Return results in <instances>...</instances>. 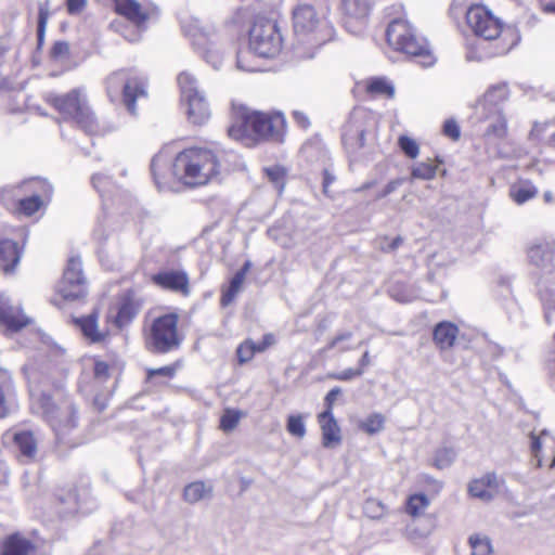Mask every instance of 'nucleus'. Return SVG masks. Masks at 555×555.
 Returning <instances> with one entry per match:
<instances>
[{"label":"nucleus","mask_w":555,"mask_h":555,"mask_svg":"<svg viewBox=\"0 0 555 555\" xmlns=\"http://www.w3.org/2000/svg\"><path fill=\"white\" fill-rule=\"evenodd\" d=\"M86 3L87 0H67V11L69 14H77L85 8Z\"/></svg>","instance_id":"61"},{"label":"nucleus","mask_w":555,"mask_h":555,"mask_svg":"<svg viewBox=\"0 0 555 555\" xmlns=\"http://www.w3.org/2000/svg\"><path fill=\"white\" fill-rule=\"evenodd\" d=\"M91 183L99 193H103L106 190V188L112 183V180L111 177L104 173H94L91 177Z\"/></svg>","instance_id":"49"},{"label":"nucleus","mask_w":555,"mask_h":555,"mask_svg":"<svg viewBox=\"0 0 555 555\" xmlns=\"http://www.w3.org/2000/svg\"><path fill=\"white\" fill-rule=\"evenodd\" d=\"M286 129V120L282 113L266 114L262 112H241L236 120L229 127L228 133L234 140L245 141L255 134L259 139L282 142Z\"/></svg>","instance_id":"2"},{"label":"nucleus","mask_w":555,"mask_h":555,"mask_svg":"<svg viewBox=\"0 0 555 555\" xmlns=\"http://www.w3.org/2000/svg\"><path fill=\"white\" fill-rule=\"evenodd\" d=\"M69 54V44L66 41H57L53 44L51 49V56L53 59H62L68 56Z\"/></svg>","instance_id":"53"},{"label":"nucleus","mask_w":555,"mask_h":555,"mask_svg":"<svg viewBox=\"0 0 555 555\" xmlns=\"http://www.w3.org/2000/svg\"><path fill=\"white\" fill-rule=\"evenodd\" d=\"M499 490L498 476L494 473H487L478 479H474L468 485V493L485 502L491 501Z\"/></svg>","instance_id":"18"},{"label":"nucleus","mask_w":555,"mask_h":555,"mask_svg":"<svg viewBox=\"0 0 555 555\" xmlns=\"http://www.w3.org/2000/svg\"><path fill=\"white\" fill-rule=\"evenodd\" d=\"M372 124L370 114L364 109L351 112L343 126L341 140L348 153L354 154L364 146L365 133Z\"/></svg>","instance_id":"12"},{"label":"nucleus","mask_w":555,"mask_h":555,"mask_svg":"<svg viewBox=\"0 0 555 555\" xmlns=\"http://www.w3.org/2000/svg\"><path fill=\"white\" fill-rule=\"evenodd\" d=\"M437 166L430 162H423L412 168L413 179L431 180L436 177Z\"/></svg>","instance_id":"39"},{"label":"nucleus","mask_w":555,"mask_h":555,"mask_svg":"<svg viewBox=\"0 0 555 555\" xmlns=\"http://www.w3.org/2000/svg\"><path fill=\"white\" fill-rule=\"evenodd\" d=\"M242 412L235 409H225L221 418H220V428L225 431H232L242 417Z\"/></svg>","instance_id":"38"},{"label":"nucleus","mask_w":555,"mask_h":555,"mask_svg":"<svg viewBox=\"0 0 555 555\" xmlns=\"http://www.w3.org/2000/svg\"><path fill=\"white\" fill-rule=\"evenodd\" d=\"M479 121H489L485 131V137L491 139H503L507 133V122L502 111H495L493 107L491 112H483L476 114Z\"/></svg>","instance_id":"21"},{"label":"nucleus","mask_w":555,"mask_h":555,"mask_svg":"<svg viewBox=\"0 0 555 555\" xmlns=\"http://www.w3.org/2000/svg\"><path fill=\"white\" fill-rule=\"evenodd\" d=\"M154 375L172 377L175 375V369L172 366H162L158 369H151L147 371L149 378L153 377Z\"/></svg>","instance_id":"58"},{"label":"nucleus","mask_w":555,"mask_h":555,"mask_svg":"<svg viewBox=\"0 0 555 555\" xmlns=\"http://www.w3.org/2000/svg\"><path fill=\"white\" fill-rule=\"evenodd\" d=\"M403 243V237L398 235L390 242H388L387 237H384L379 241L378 248L384 253H391L398 249Z\"/></svg>","instance_id":"48"},{"label":"nucleus","mask_w":555,"mask_h":555,"mask_svg":"<svg viewBox=\"0 0 555 555\" xmlns=\"http://www.w3.org/2000/svg\"><path fill=\"white\" fill-rule=\"evenodd\" d=\"M121 90L122 103L131 115H137V101L145 99L146 81L143 77L134 75L132 69H119L106 78V91L113 100Z\"/></svg>","instance_id":"8"},{"label":"nucleus","mask_w":555,"mask_h":555,"mask_svg":"<svg viewBox=\"0 0 555 555\" xmlns=\"http://www.w3.org/2000/svg\"><path fill=\"white\" fill-rule=\"evenodd\" d=\"M137 314V310L133 304L129 300L121 302L115 317V324L121 328L128 325Z\"/></svg>","instance_id":"32"},{"label":"nucleus","mask_w":555,"mask_h":555,"mask_svg":"<svg viewBox=\"0 0 555 555\" xmlns=\"http://www.w3.org/2000/svg\"><path fill=\"white\" fill-rule=\"evenodd\" d=\"M429 505V500L425 494H413L409 498L406 512L411 516H420Z\"/></svg>","instance_id":"34"},{"label":"nucleus","mask_w":555,"mask_h":555,"mask_svg":"<svg viewBox=\"0 0 555 555\" xmlns=\"http://www.w3.org/2000/svg\"><path fill=\"white\" fill-rule=\"evenodd\" d=\"M366 91L372 95H385L387 98H392L395 94L393 86L384 77L370 79L366 85Z\"/></svg>","instance_id":"29"},{"label":"nucleus","mask_w":555,"mask_h":555,"mask_svg":"<svg viewBox=\"0 0 555 555\" xmlns=\"http://www.w3.org/2000/svg\"><path fill=\"white\" fill-rule=\"evenodd\" d=\"M37 546L31 540L21 533H13L2 541L0 555H37Z\"/></svg>","instance_id":"19"},{"label":"nucleus","mask_w":555,"mask_h":555,"mask_svg":"<svg viewBox=\"0 0 555 555\" xmlns=\"http://www.w3.org/2000/svg\"><path fill=\"white\" fill-rule=\"evenodd\" d=\"M466 22L474 34L487 41H494L493 55L507 53L515 41L506 42L511 29H503V25L486 7L472 5L466 12Z\"/></svg>","instance_id":"6"},{"label":"nucleus","mask_w":555,"mask_h":555,"mask_svg":"<svg viewBox=\"0 0 555 555\" xmlns=\"http://www.w3.org/2000/svg\"><path fill=\"white\" fill-rule=\"evenodd\" d=\"M49 422L55 434L56 441L66 442V436L76 428L78 424L76 406L69 401L64 402L62 408L55 406V416L50 415Z\"/></svg>","instance_id":"14"},{"label":"nucleus","mask_w":555,"mask_h":555,"mask_svg":"<svg viewBox=\"0 0 555 555\" xmlns=\"http://www.w3.org/2000/svg\"><path fill=\"white\" fill-rule=\"evenodd\" d=\"M385 511L384 505L382 502L370 499L364 503V512L365 514L371 518H379L383 516Z\"/></svg>","instance_id":"46"},{"label":"nucleus","mask_w":555,"mask_h":555,"mask_svg":"<svg viewBox=\"0 0 555 555\" xmlns=\"http://www.w3.org/2000/svg\"><path fill=\"white\" fill-rule=\"evenodd\" d=\"M217 155L208 149L190 147L180 152L172 165L173 176L189 186L204 185L219 173Z\"/></svg>","instance_id":"1"},{"label":"nucleus","mask_w":555,"mask_h":555,"mask_svg":"<svg viewBox=\"0 0 555 555\" xmlns=\"http://www.w3.org/2000/svg\"><path fill=\"white\" fill-rule=\"evenodd\" d=\"M282 49V36L274 21L255 20L249 30V50L264 59L274 57Z\"/></svg>","instance_id":"11"},{"label":"nucleus","mask_w":555,"mask_h":555,"mask_svg":"<svg viewBox=\"0 0 555 555\" xmlns=\"http://www.w3.org/2000/svg\"><path fill=\"white\" fill-rule=\"evenodd\" d=\"M286 428L292 436L302 438L306 435V425L301 415L288 416Z\"/></svg>","instance_id":"42"},{"label":"nucleus","mask_w":555,"mask_h":555,"mask_svg":"<svg viewBox=\"0 0 555 555\" xmlns=\"http://www.w3.org/2000/svg\"><path fill=\"white\" fill-rule=\"evenodd\" d=\"M275 339H274V336L273 334L269 333V334H266L261 341L259 343H256V350L258 352H263L268 347L272 346L274 344Z\"/></svg>","instance_id":"62"},{"label":"nucleus","mask_w":555,"mask_h":555,"mask_svg":"<svg viewBox=\"0 0 555 555\" xmlns=\"http://www.w3.org/2000/svg\"><path fill=\"white\" fill-rule=\"evenodd\" d=\"M181 103L185 106L189 120L196 126L204 125L210 117L209 104L203 91L199 90L197 80L189 73L178 76Z\"/></svg>","instance_id":"10"},{"label":"nucleus","mask_w":555,"mask_h":555,"mask_svg":"<svg viewBox=\"0 0 555 555\" xmlns=\"http://www.w3.org/2000/svg\"><path fill=\"white\" fill-rule=\"evenodd\" d=\"M13 441L18 451V459L23 463L36 460L38 441L35 434L29 430H20L13 434Z\"/></svg>","instance_id":"20"},{"label":"nucleus","mask_w":555,"mask_h":555,"mask_svg":"<svg viewBox=\"0 0 555 555\" xmlns=\"http://www.w3.org/2000/svg\"><path fill=\"white\" fill-rule=\"evenodd\" d=\"M76 323L80 327L82 334L90 339L92 343H98L104 339V334L98 331V312L93 311L87 317H82L76 320Z\"/></svg>","instance_id":"27"},{"label":"nucleus","mask_w":555,"mask_h":555,"mask_svg":"<svg viewBox=\"0 0 555 555\" xmlns=\"http://www.w3.org/2000/svg\"><path fill=\"white\" fill-rule=\"evenodd\" d=\"M211 493V488L203 481H195L184 488L183 498L186 502L194 504Z\"/></svg>","instance_id":"28"},{"label":"nucleus","mask_w":555,"mask_h":555,"mask_svg":"<svg viewBox=\"0 0 555 555\" xmlns=\"http://www.w3.org/2000/svg\"><path fill=\"white\" fill-rule=\"evenodd\" d=\"M469 544L473 550V555H491L492 546L488 537L474 534L469 537Z\"/></svg>","instance_id":"37"},{"label":"nucleus","mask_w":555,"mask_h":555,"mask_svg":"<svg viewBox=\"0 0 555 555\" xmlns=\"http://www.w3.org/2000/svg\"><path fill=\"white\" fill-rule=\"evenodd\" d=\"M538 194V189L530 183L514 185L509 190V195L515 203L522 205L532 199Z\"/></svg>","instance_id":"30"},{"label":"nucleus","mask_w":555,"mask_h":555,"mask_svg":"<svg viewBox=\"0 0 555 555\" xmlns=\"http://www.w3.org/2000/svg\"><path fill=\"white\" fill-rule=\"evenodd\" d=\"M402 183L401 179H396L387 183L385 189L376 196V198H384L393 193Z\"/></svg>","instance_id":"60"},{"label":"nucleus","mask_w":555,"mask_h":555,"mask_svg":"<svg viewBox=\"0 0 555 555\" xmlns=\"http://www.w3.org/2000/svg\"><path fill=\"white\" fill-rule=\"evenodd\" d=\"M245 280V276H243V272H236L234 276L230 281L229 288L222 293L221 296V306L227 307L229 306L236 294L238 293L243 282Z\"/></svg>","instance_id":"33"},{"label":"nucleus","mask_w":555,"mask_h":555,"mask_svg":"<svg viewBox=\"0 0 555 555\" xmlns=\"http://www.w3.org/2000/svg\"><path fill=\"white\" fill-rule=\"evenodd\" d=\"M145 26H141L140 28L135 25L130 29L129 27H125V30L121 31L124 38L129 42H138L141 39L142 33L144 31Z\"/></svg>","instance_id":"52"},{"label":"nucleus","mask_w":555,"mask_h":555,"mask_svg":"<svg viewBox=\"0 0 555 555\" xmlns=\"http://www.w3.org/2000/svg\"><path fill=\"white\" fill-rule=\"evenodd\" d=\"M108 364L103 361L94 363V376L98 379L105 380L108 377Z\"/></svg>","instance_id":"56"},{"label":"nucleus","mask_w":555,"mask_h":555,"mask_svg":"<svg viewBox=\"0 0 555 555\" xmlns=\"http://www.w3.org/2000/svg\"><path fill=\"white\" fill-rule=\"evenodd\" d=\"M49 16H50V4H49V1H46L44 3H41L39 5V12H38L37 39H38L39 48L43 44V41H44L46 28H47V23H48Z\"/></svg>","instance_id":"35"},{"label":"nucleus","mask_w":555,"mask_h":555,"mask_svg":"<svg viewBox=\"0 0 555 555\" xmlns=\"http://www.w3.org/2000/svg\"><path fill=\"white\" fill-rule=\"evenodd\" d=\"M255 353H258L256 343L250 339L242 343L236 349L237 360L241 364L251 360Z\"/></svg>","instance_id":"41"},{"label":"nucleus","mask_w":555,"mask_h":555,"mask_svg":"<svg viewBox=\"0 0 555 555\" xmlns=\"http://www.w3.org/2000/svg\"><path fill=\"white\" fill-rule=\"evenodd\" d=\"M341 393L340 387L332 388L324 398V403L326 409L324 411L333 412V405L337 399V397Z\"/></svg>","instance_id":"54"},{"label":"nucleus","mask_w":555,"mask_h":555,"mask_svg":"<svg viewBox=\"0 0 555 555\" xmlns=\"http://www.w3.org/2000/svg\"><path fill=\"white\" fill-rule=\"evenodd\" d=\"M385 416L380 413H372L359 424V428L369 435H375L384 429Z\"/></svg>","instance_id":"31"},{"label":"nucleus","mask_w":555,"mask_h":555,"mask_svg":"<svg viewBox=\"0 0 555 555\" xmlns=\"http://www.w3.org/2000/svg\"><path fill=\"white\" fill-rule=\"evenodd\" d=\"M115 10L139 28L145 25L149 14L137 0H114Z\"/></svg>","instance_id":"23"},{"label":"nucleus","mask_w":555,"mask_h":555,"mask_svg":"<svg viewBox=\"0 0 555 555\" xmlns=\"http://www.w3.org/2000/svg\"><path fill=\"white\" fill-rule=\"evenodd\" d=\"M293 28L297 37L315 46H322L334 36L330 22L306 0H299L293 9Z\"/></svg>","instance_id":"5"},{"label":"nucleus","mask_w":555,"mask_h":555,"mask_svg":"<svg viewBox=\"0 0 555 555\" xmlns=\"http://www.w3.org/2000/svg\"><path fill=\"white\" fill-rule=\"evenodd\" d=\"M370 363H371V360H370V353H369V351H365V352L363 353V356L361 357V359L359 360V365H360V367H359V369H362V370L364 371V369H365L366 366H369V365H370Z\"/></svg>","instance_id":"64"},{"label":"nucleus","mask_w":555,"mask_h":555,"mask_svg":"<svg viewBox=\"0 0 555 555\" xmlns=\"http://www.w3.org/2000/svg\"><path fill=\"white\" fill-rule=\"evenodd\" d=\"M443 133L450 139L456 141L461 135L459 124L454 119H448L443 124Z\"/></svg>","instance_id":"50"},{"label":"nucleus","mask_w":555,"mask_h":555,"mask_svg":"<svg viewBox=\"0 0 555 555\" xmlns=\"http://www.w3.org/2000/svg\"><path fill=\"white\" fill-rule=\"evenodd\" d=\"M18 305H13L9 297L0 293V323L11 331H18L28 324Z\"/></svg>","instance_id":"16"},{"label":"nucleus","mask_w":555,"mask_h":555,"mask_svg":"<svg viewBox=\"0 0 555 555\" xmlns=\"http://www.w3.org/2000/svg\"><path fill=\"white\" fill-rule=\"evenodd\" d=\"M362 374V369H347L338 373H332L328 377L335 380L348 382L354 377L361 376Z\"/></svg>","instance_id":"47"},{"label":"nucleus","mask_w":555,"mask_h":555,"mask_svg":"<svg viewBox=\"0 0 555 555\" xmlns=\"http://www.w3.org/2000/svg\"><path fill=\"white\" fill-rule=\"evenodd\" d=\"M353 334L349 331L338 333L325 347V350H331L338 346L341 341H347L352 338Z\"/></svg>","instance_id":"55"},{"label":"nucleus","mask_w":555,"mask_h":555,"mask_svg":"<svg viewBox=\"0 0 555 555\" xmlns=\"http://www.w3.org/2000/svg\"><path fill=\"white\" fill-rule=\"evenodd\" d=\"M59 294L66 300H76L86 295V279L79 257H70L62 280L57 284Z\"/></svg>","instance_id":"13"},{"label":"nucleus","mask_w":555,"mask_h":555,"mask_svg":"<svg viewBox=\"0 0 555 555\" xmlns=\"http://www.w3.org/2000/svg\"><path fill=\"white\" fill-rule=\"evenodd\" d=\"M293 118L295 122L302 129H307L310 126L309 117L306 113L295 109L293 111Z\"/></svg>","instance_id":"57"},{"label":"nucleus","mask_w":555,"mask_h":555,"mask_svg":"<svg viewBox=\"0 0 555 555\" xmlns=\"http://www.w3.org/2000/svg\"><path fill=\"white\" fill-rule=\"evenodd\" d=\"M344 13L356 21H364L371 10L370 0H341Z\"/></svg>","instance_id":"26"},{"label":"nucleus","mask_w":555,"mask_h":555,"mask_svg":"<svg viewBox=\"0 0 555 555\" xmlns=\"http://www.w3.org/2000/svg\"><path fill=\"white\" fill-rule=\"evenodd\" d=\"M236 66L238 69H242V70H245V72H253L254 70V67L247 65L244 63V53H237V59H236Z\"/></svg>","instance_id":"63"},{"label":"nucleus","mask_w":555,"mask_h":555,"mask_svg":"<svg viewBox=\"0 0 555 555\" xmlns=\"http://www.w3.org/2000/svg\"><path fill=\"white\" fill-rule=\"evenodd\" d=\"M455 457L456 453L454 449L448 447L438 449L434 456V466L438 469L447 468L451 466Z\"/></svg>","instance_id":"36"},{"label":"nucleus","mask_w":555,"mask_h":555,"mask_svg":"<svg viewBox=\"0 0 555 555\" xmlns=\"http://www.w3.org/2000/svg\"><path fill=\"white\" fill-rule=\"evenodd\" d=\"M46 100L65 120L75 121L85 133L89 135L105 134L106 128L99 122L86 100L81 96L79 89H73L64 95L49 93Z\"/></svg>","instance_id":"3"},{"label":"nucleus","mask_w":555,"mask_h":555,"mask_svg":"<svg viewBox=\"0 0 555 555\" xmlns=\"http://www.w3.org/2000/svg\"><path fill=\"white\" fill-rule=\"evenodd\" d=\"M191 36L192 44L195 47V49L201 50L203 53H205V56H207L210 53V41L206 34H203L201 31L194 33Z\"/></svg>","instance_id":"45"},{"label":"nucleus","mask_w":555,"mask_h":555,"mask_svg":"<svg viewBox=\"0 0 555 555\" xmlns=\"http://www.w3.org/2000/svg\"><path fill=\"white\" fill-rule=\"evenodd\" d=\"M155 285L163 289L179 293L183 296L190 294V279L183 270H164L152 276Z\"/></svg>","instance_id":"15"},{"label":"nucleus","mask_w":555,"mask_h":555,"mask_svg":"<svg viewBox=\"0 0 555 555\" xmlns=\"http://www.w3.org/2000/svg\"><path fill=\"white\" fill-rule=\"evenodd\" d=\"M386 39L393 50L409 56L420 57V63L423 66L434 64L435 60L427 41L424 38L417 37L406 21L401 18L391 21L386 29Z\"/></svg>","instance_id":"7"},{"label":"nucleus","mask_w":555,"mask_h":555,"mask_svg":"<svg viewBox=\"0 0 555 555\" xmlns=\"http://www.w3.org/2000/svg\"><path fill=\"white\" fill-rule=\"evenodd\" d=\"M531 452L533 454V456L537 459L538 461V466H542V460L539 455V452L541 450V437L539 436H535V435H531Z\"/></svg>","instance_id":"59"},{"label":"nucleus","mask_w":555,"mask_h":555,"mask_svg":"<svg viewBox=\"0 0 555 555\" xmlns=\"http://www.w3.org/2000/svg\"><path fill=\"white\" fill-rule=\"evenodd\" d=\"M508 94L506 83H498L490 87L483 96L477 101L475 114L491 112L492 107L495 111H502L501 105L508 99Z\"/></svg>","instance_id":"17"},{"label":"nucleus","mask_w":555,"mask_h":555,"mask_svg":"<svg viewBox=\"0 0 555 555\" xmlns=\"http://www.w3.org/2000/svg\"><path fill=\"white\" fill-rule=\"evenodd\" d=\"M267 177L274 186L282 192L284 189L286 170L281 166H273L264 169Z\"/></svg>","instance_id":"40"},{"label":"nucleus","mask_w":555,"mask_h":555,"mask_svg":"<svg viewBox=\"0 0 555 555\" xmlns=\"http://www.w3.org/2000/svg\"><path fill=\"white\" fill-rule=\"evenodd\" d=\"M22 251L12 240L0 241V268L4 273H12L18 264Z\"/></svg>","instance_id":"24"},{"label":"nucleus","mask_w":555,"mask_h":555,"mask_svg":"<svg viewBox=\"0 0 555 555\" xmlns=\"http://www.w3.org/2000/svg\"><path fill=\"white\" fill-rule=\"evenodd\" d=\"M178 315L167 313L154 319L145 334V346L153 353H167L179 347Z\"/></svg>","instance_id":"9"},{"label":"nucleus","mask_w":555,"mask_h":555,"mask_svg":"<svg viewBox=\"0 0 555 555\" xmlns=\"http://www.w3.org/2000/svg\"><path fill=\"white\" fill-rule=\"evenodd\" d=\"M530 262L539 269L540 297L547 323L555 320V289H548L547 283L555 282V241L533 244L528 249Z\"/></svg>","instance_id":"4"},{"label":"nucleus","mask_w":555,"mask_h":555,"mask_svg":"<svg viewBox=\"0 0 555 555\" xmlns=\"http://www.w3.org/2000/svg\"><path fill=\"white\" fill-rule=\"evenodd\" d=\"M459 328L455 324L447 321L439 322L433 332V339L441 350L451 348L454 345Z\"/></svg>","instance_id":"25"},{"label":"nucleus","mask_w":555,"mask_h":555,"mask_svg":"<svg viewBox=\"0 0 555 555\" xmlns=\"http://www.w3.org/2000/svg\"><path fill=\"white\" fill-rule=\"evenodd\" d=\"M9 383L7 374L0 373V418L5 417L8 414V406L5 404L4 387Z\"/></svg>","instance_id":"51"},{"label":"nucleus","mask_w":555,"mask_h":555,"mask_svg":"<svg viewBox=\"0 0 555 555\" xmlns=\"http://www.w3.org/2000/svg\"><path fill=\"white\" fill-rule=\"evenodd\" d=\"M318 421L322 430V444L325 448H334L339 444L341 441L340 428L333 412L323 411L318 415Z\"/></svg>","instance_id":"22"},{"label":"nucleus","mask_w":555,"mask_h":555,"mask_svg":"<svg viewBox=\"0 0 555 555\" xmlns=\"http://www.w3.org/2000/svg\"><path fill=\"white\" fill-rule=\"evenodd\" d=\"M42 201L40 196L34 195L20 201V209L27 216L34 215L39 210Z\"/></svg>","instance_id":"43"},{"label":"nucleus","mask_w":555,"mask_h":555,"mask_svg":"<svg viewBox=\"0 0 555 555\" xmlns=\"http://www.w3.org/2000/svg\"><path fill=\"white\" fill-rule=\"evenodd\" d=\"M399 146L408 157H410V158L417 157L420 149H418L417 143L413 139H411L406 135H401L399 138Z\"/></svg>","instance_id":"44"}]
</instances>
